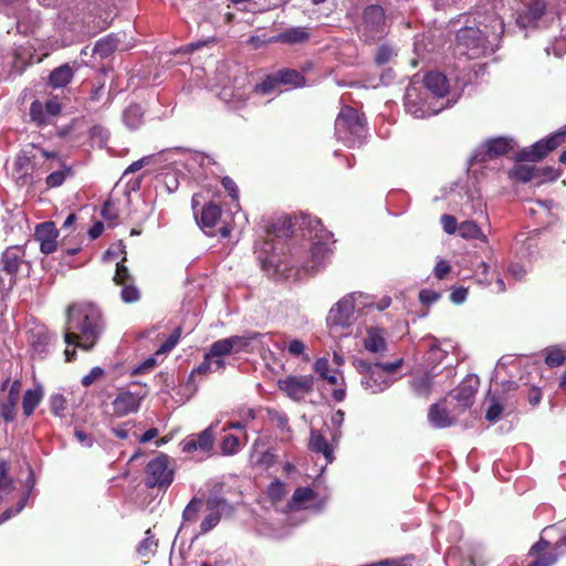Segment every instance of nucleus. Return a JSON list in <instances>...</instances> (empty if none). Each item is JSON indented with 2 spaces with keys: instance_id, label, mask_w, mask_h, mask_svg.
Segmentation results:
<instances>
[{
  "instance_id": "10",
  "label": "nucleus",
  "mask_w": 566,
  "mask_h": 566,
  "mask_svg": "<svg viewBox=\"0 0 566 566\" xmlns=\"http://www.w3.org/2000/svg\"><path fill=\"white\" fill-rule=\"evenodd\" d=\"M556 544L553 546L551 542L541 537L532 545L528 556L534 559L527 566H553L557 562Z\"/></svg>"
},
{
  "instance_id": "41",
  "label": "nucleus",
  "mask_w": 566,
  "mask_h": 566,
  "mask_svg": "<svg viewBox=\"0 0 566 566\" xmlns=\"http://www.w3.org/2000/svg\"><path fill=\"white\" fill-rule=\"evenodd\" d=\"M209 357H223L232 354L231 343L228 338L213 342L209 347Z\"/></svg>"
},
{
  "instance_id": "28",
  "label": "nucleus",
  "mask_w": 566,
  "mask_h": 566,
  "mask_svg": "<svg viewBox=\"0 0 566 566\" xmlns=\"http://www.w3.org/2000/svg\"><path fill=\"white\" fill-rule=\"evenodd\" d=\"M486 156L494 159L507 155L512 149V140L505 137H496L486 142Z\"/></svg>"
},
{
  "instance_id": "48",
  "label": "nucleus",
  "mask_w": 566,
  "mask_h": 566,
  "mask_svg": "<svg viewBox=\"0 0 566 566\" xmlns=\"http://www.w3.org/2000/svg\"><path fill=\"white\" fill-rule=\"evenodd\" d=\"M157 547V541L153 535H150V530L146 532V537L139 543L137 547V552L142 556H147L149 553L154 552Z\"/></svg>"
},
{
  "instance_id": "22",
  "label": "nucleus",
  "mask_w": 566,
  "mask_h": 566,
  "mask_svg": "<svg viewBox=\"0 0 566 566\" xmlns=\"http://www.w3.org/2000/svg\"><path fill=\"white\" fill-rule=\"evenodd\" d=\"M224 503L222 499H210L207 502V509L210 513L202 520L200 523V532L206 534L213 530L221 520V513L219 511V506Z\"/></svg>"
},
{
  "instance_id": "8",
  "label": "nucleus",
  "mask_w": 566,
  "mask_h": 566,
  "mask_svg": "<svg viewBox=\"0 0 566 566\" xmlns=\"http://www.w3.org/2000/svg\"><path fill=\"white\" fill-rule=\"evenodd\" d=\"M314 380L313 375H290L279 379L277 387L289 398L298 402L314 390Z\"/></svg>"
},
{
  "instance_id": "1",
  "label": "nucleus",
  "mask_w": 566,
  "mask_h": 566,
  "mask_svg": "<svg viewBox=\"0 0 566 566\" xmlns=\"http://www.w3.org/2000/svg\"><path fill=\"white\" fill-rule=\"evenodd\" d=\"M105 328L101 310L92 303L72 304L66 310L64 342L84 350L92 349Z\"/></svg>"
},
{
  "instance_id": "46",
  "label": "nucleus",
  "mask_w": 566,
  "mask_h": 566,
  "mask_svg": "<svg viewBox=\"0 0 566 566\" xmlns=\"http://www.w3.org/2000/svg\"><path fill=\"white\" fill-rule=\"evenodd\" d=\"M315 496H316V494L313 489H311L308 486H298L295 489V491L292 495V501L294 503L302 504V503L314 500Z\"/></svg>"
},
{
  "instance_id": "44",
  "label": "nucleus",
  "mask_w": 566,
  "mask_h": 566,
  "mask_svg": "<svg viewBox=\"0 0 566 566\" xmlns=\"http://www.w3.org/2000/svg\"><path fill=\"white\" fill-rule=\"evenodd\" d=\"M101 214L103 219L108 222L109 227L116 226L118 219V209L112 199H107L104 202Z\"/></svg>"
},
{
  "instance_id": "33",
  "label": "nucleus",
  "mask_w": 566,
  "mask_h": 566,
  "mask_svg": "<svg viewBox=\"0 0 566 566\" xmlns=\"http://www.w3.org/2000/svg\"><path fill=\"white\" fill-rule=\"evenodd\" d=\"M280 85L302 87L305 85V76L294 69H282L276 72Z\"/></svg>"
},
{
  "instance_id": "63",
  "label": "nucleus",
  "mask_w": 566,
  "mask_h": 566,
  "mask_svg": "<svg viewBox=\"0 0 566 566\" xmlns=\"http://www.w3.org/2000/svg\"><path fill=\"white\" fill-rule=\"evenodd\" d=\"M221 184L232 199L237 200L239 198V189L233 179L223 177Z\"/></svg>"
},
{
  "instance_id": "45",
  "label": "nucleus",
  "mask_w": 566,
  "mask_h": 566,
  "mask_svg": "<svg viewBox=\"0 0 566 566\" xmlns=\"http://www.w3.org/2000/svg\"><path fill=\"white\" fill-rule=\"evenodd\" d=\"M17 407L18 402L8 399L4 402L0 403V417L3 419L4 422H12L15 419Z\"/></svg>"
},
{
  "instance_id": "52",
  "label": "nucleus",
  "mask_w": 566,
  "mask_h": 566,
  "mask_svg": "<svg viewBox=\"0 0 566 566\" xmlns=\"http://www.w3.org/2000/svg\"><path fill=\"white\" fill-rule=\"evenodd\" d=\"M51 412L57 417H62L66 409V400L62 395H54L50 399Z\"/></svg>"
},
{
  "instance_id": "36",
  "label": "nucleus",
  "mask_w": 566,
  "mask_h": 566,
  "mask_svg": "<svg viewBox=\"0 0 566 566\" xmlns=\"http://www.w3.org/2000/svg\"><path fill=\"white\" fill-rule=\"evenodd\" d=\"M459 234L464 239H480L486 241L480 227L474 221H463L458 228Z\"/></svg>"
},
{
  "instance_id": "11",
  "label": "nucleus",
  "mask_w": 566,
  "mask_h": 566,
  "mask_svg": "<svg viewBox=\"0 0 566 566\" xmlns=\"http://www.w3.org/2000/svg\"><path fill=\"white\" fill-rule=\"evenodd\" d=\"M355 303L349 297L339 300L331 310L327 316V324L331 327H348L354 315Z\"/></svg>"
},
{
  "instance_id": "47",
  "label": "nucleus",
  "mask_w": 566,
  "mask_h": 566,
  "mask_svg": "<svg viewBox=\"0 0 566 566\" xmlns=\"http://www.w3.org/2000/svg\"><path fill=\"white\" fill-rule=\"evenodd\" d=\"M198 449L201 451H210L213 447L214 438L210 429H206L196 437Z\"/></svg>"
},
{
  "instance_id": "18",
  "label": "nucleus",
  "mask_w": 566,
  "mask_h": 566,
  "mask_svg": "<svg viewBox=\"0 0 566 566\" xmlns=\"http://www.w3.org/2000/svg\"><path fill=\"white\" fill-rule=\"evenodd\" d=\"M364 348L373 354L384 353L387 349L385 331L380 327H367L363 339Z\"/></svg>"
},
{
  "instance_id": "58",
  "label": "nucleus",
  "mask_w": 566,
  "mask_h": 566,
  "mask_svg": "<svg viewBox=\"0 0 566 566\" xmlns=\"http://www.w3.org/2000/svg\"><path fill=\"white\" fill-rule=\"evenodd\" d=\"M403 364V359H397L392 363H377V367L384 371V375L389 378L390 375H394Z\"/></svg>"
},
{
  "instance_id": "43",
  "label": "nucleus",
  "mask_w": 566,
  "mask_h": 566,
  "mask_svg": "<svg viewBox=\"0 0 566 566\" xmlns=\"http://www.w3.org/2000/svg\"><path fill=\"white\" fill-rule=\"evenodd\" d=\"M266 412H268L270 421L275 423V426L281 431H285V432H290L291 431V427L289 424V417L286 416V413L281 412V411H279L276 409H273V408H268Z\"/></svg>"
},
{
  "instance_id": "15",
  "label": "nucleus",
  "mask_w": 566,
  "mask_h": 566,
  "mask_svg": "<svg viewBox=\"0 0 566 566\" xmlns=\"http://www.w3.org/2000/svg\"><path fill=\"white\" fill-rule=\"evenodd\" d=\"M113 411L116 417H124L128 413L136 412L140 406V399L130 391L119 392L113 401Z\"/></svg>"
},
{
  "instance_id": "35",
  "label": "nucleus",
  "mask_w": 566,
  "mask_h": 566,
  "mask_svg": "<svg viewBox=\"0 0 566 566\" xmlns=\"http://www.w3.org/2000/svg\"><path fill=\"white\" fill-rule=\"evenodd\" d=\"M536 167L530 165H515L510 171V178L520 182H528L535 177H537Z\"/></svg>"
},
{
  "instance_id": "38",
  "label": "nucleus",
  "mask_w": 566,
  "mask_h": 566,
  "mask_svg": "<svg viewBox=\"0 0 566 566\" xmlns=\"http://www.w3.org/2000/svg\"><path fill=\"white\" fill-rule=\"evenodd\" d=\"M280 85L276 72L265 75L262 81L254 86V92L266 95L276 90Z\"/></svg>"
},
{
  "instance_id": "32",
  "label": "nucleus",
  "mask_w": 566,
  "mask_h": 566,
  "mask_svg": "<svg viewBox=\"0 0 566 566\" xmlns=\"http://www.w3.org/2000/svg\"><path fill=\"white\" fill-rule=\"evenodd\" d=\"M73 75V69L69 64H63L51 72L49 83L54 88L65 87L72 81Z\"/></svg>"
},
{
  "instance_id": "64",
  "label": "nucleus",
  "mask_w": 566,
  "mask_h": 566,
  "mask_svg": "<svg viewBox=\"0 0 566 566\" xmlns=\"http://www.w3.org/2000/svg\"><path fill=\"white\" fill-rule=\"evenodd\" d=\"M315 373H317L321 378L327 377V374L329 371V363L328 359L325 357L318 358L313 366Z\"/></svg>"
},
{
  "instance_id": "12",
  "label": "nucleus",
  "mask_w": 566,
  "mask_h": 566,
  "mask_svg": "<svg viewBox=\"0 0 566 566\" xmlns=\"http://www.w3.org/2000/svg\"><path fill=\"white\" fill-rule=\"evenodd\" d=\"M59 231L52 221H45L35 227L34 239L40 243L44 254L53 253L57 248Z\"/></svg>"
},
{
  "instance_id": "56",
  "label": "nucleus",
  "mask_w": 566,
  "mask_h": 566,
  "mask_svg": "<svg viewBox=\"0 0 566 566\" xmlns=\"http://www.w3.org/2000/svg\"><path fill=\"white\" fill-rule=\"evenodd\" d=\"M33 148L39 149L41 155L49 160L48 165L45 166L46 170H51L55 167L56 164H59V160H62L56 151H48L44 148L36 147L34 144H31Z\"/></svg>"
},
{
  "instance_id": "53",
  "label": "nucleus",
  "mask_w": 566,
  "mask_h": 566,
  "mask_svg": "<svg viewBox=\"0 0 566 566\" xmlns=\"http://www.w3.org/2000/svg\"><path fill=\"white\" fill-rule=\"evenodd\" d=\"M221 450L224 454H234L239 450V439L233 434H228L223 438Z\"/></svg>"
},
{
  "instance_id": "37",
  "label": "nucleus",
  "mask_w": 566,
  "mask_h": 566,
  "mask_svg": "<svg viewBox=\"0 0 566 566\" xmlns=\"http://www.w3.org/2000/svg\"><path fill=\"white\" fill-rule=\"evenodd\" d=\"M544 360L551 368L562 366L566 360V353L557 346L547 347Z\"/></svg>"
},
{
  "instance_id": "5",
  "label": "nucleus",
  "mask_w": 566,
  "mask_h": 566,
  "mask_svg": "<svg viewBox=\"0 0 566 566\" xmlns=\"http://www.w3.org/2000/svg\"><path fill=\"white\" fill-rule=\"evenodd\" d=\"M566 129H559L558 132L543 138L530 148H523L517 154L518 161H538L545 158L549 153L555 150L557 147L565 143Z\"/></svg>"
},
{
  "instance_id": "20",
  "label": "nucleus",
  "mask_w": 566,
  "mask_h": 566,
  "mask_svg": "<svg viewBox=\"0 0 566 566\" xmlns=\"http://www.w3.org/2000/svg\"><path fill=\"white\" fill-rule=\"evenodd\" d=\"M361 385L371 394H379L388 389L392 385V380L384 375V371L375 367V369L361 379Z\"/></svg>"
},
{
  "instance_id": "59",
  "label": "nucleus",
  "mask_w": 566,
  "mask_h": 566,
  "mask_svg": "<svg viewBox=\"0 0 566 566\" xmlns=\"http://www.w3.org/2000/svg\"><path fill=\"white\" fill-rule=\"evenodd\" d=\"M104 375V369L101 367H93L91 371L85 375L81 382L84 387H90L92 384H94L98 378H101Z\"/></svg>"
},
{
  "instance_id": "2",
  "label": "nucleus",
  "mask_w": 566,
  "mask_h": 566,
  "mask_svg": "<svg viewBox=\"0 0 566 566\" xmlns=\"http://www.w3.org/2000/svg\"><path fill=\"white\" fill-rule=\"evenodd\" d=\"M366 120L364 114H359L352 106L342 107L335 119V135L348 147L360 143L366 134Z\"/></svg>"
},
{
  "instance_id": "4",
  "label": "nucleus",
  "mask_w": 566,
  "mask_h": 566,
  "mask_svg": "<svg viewBox=\"0 0 566 566\" xmlns=\"http://www.w3.org/2000/svg\"><path fill=\"white\" fill-rule=\"evenodd\" d=\"M175 471L170 467V458L166 453H158L146 465L145 484L149 489L166 490L174 481Z\"/></svg>"
},
{
  "instance_id": "60",
  "label": "nucleus",
  "mask_w": 566,
  "mask_h": 566,
  "mask_svg": "<svg viewBox=\"0 0 566 566\" xmlns=\"http://www.w3.org/2000/svg\"><path fill=\"white\" fill-rule=\"evenodd\" d=\"M441 294L432 290H421L419 292V301L423 305H430L440 298Z\"/></svg>"
},
{
  "instance_id": "51",
  "label": "nucleus",
  "mask_w": 566,
  "mask_h": 566,
  "mask_svg": "<svg viewBox=\"0 0 566 566\" xmlns=\"http://www.w3.org/2000/svg\"><path fill=\"white\" fill-rule=\"evenodd\" d=\"M180 336H181V327L178 326L174 329V332L169 335V337L160 345L157 353L170 352L178 344Z\"/></svg>"
},
{
  "instance_id": "50",
  "label": "nucleus",
  "mask_w": 566,
  "mask_h": 566,
  "mask_svg": "<svg viewBox=\"0 0 566 566\" xmlns=\"http://www.w3.org/2000/svg\"><path fill=\"white\" fill-rule=\"evenodd\" d=\"M392 55V48L388 44H381L376 51L375 63L379 66L385 65L391 60Z\"/></svg>"
},
{
  "instance_id": "30",
  "label": "nucleus",
  "mask_w": 566,
  "mask_h": 566,
  "mask_svg": "<svg viewBox=\"0 0 566 566\" xmlns=\"http://www.w3.org/2000/svg\"><path fill=\"white\" fill-rule=\"evenodd\" d=\"M43 399V389L41 386H36L33 389L25 390L22 397V411L28 418L33 415L35 408L40 405Z\"/></svg>"
},
{
  "instance_id": "23",
  "label": "nucleus",
  "mask_w": 566,
  "mask_h": 566,
  "mask_svg": "<svg viewBox=\"0 0 566 566\" xmlns=\"http://www.w3.org/2000/svg\"><path fill=\"white\" fill-rule=\"evenodd\" d=\"M308 448L315 453H322L327 462H333L334 450L326 438L318 430H311Z\"/></svg>"
},
{
  "instance_id": "19",
  "label": "nucleus",
  "mask_w": 566,
  "mask_h": 566,
  "mask_svg": "<svg viewBox=\"0 0 566 566\" xmlns=\"http://www.w3.org/2000/svg\"><path fill=\"white\" fill-rule=\"evenodd\" d=\"M472 379L461 382L455 389L454 399L459 402L458 412H463L473 405L474 397L478 392V379L474 385L471 384Z\"/></svg>"
},
{
  "instance_id": "6",
  "label": "nucleus",
  "mask_w": 566,
  "mask_h": 566,
  "mask_svg": "<svg viewBox=\"0 0 566 566\" xmlns=\"http://www.w3.org/2000/svg\"><path fill=\"white\" fill-rule=\"evenodd\" d=\"M1 271L10 276V285L17 282L18 273L23 265L29 266L25 245L15 244L6 248L0 258Z\"/></svg>"
},
{
  "instance_id": "62",
  "label": "nucleus",
  "mask_w": 566,
  "mask_h": 566,
  "mask_svg": "<svg viewBox=\"0 0 566 566\" xmlns=\"http://www.w3.org/2000/svg\"><path fill=\"white\" fill-rule=\"evenodd\" d=\"M115 48L116 45L111 40H99L95 45V52L101 55H108Z\"/></svg>"
},
{
  "instance_id": "21",
  "label": "nucleus",
  "mask_w": 566,
  "mask_h": 566,
  "mask_svg": "<svg viewBox=\"0 0 566 566\" xmlns=\"http://www.w3.org/2000/svg\"><path fill=\"white\" fill-rule=\"evenodd\" d=\"M433 375L422 371L412 376L409 381L410 388L415 395L422 398H429L433 387Z\"/></svg>"
},
{
  "instance_id": "25",
  "label": "nucleus",
  "mask_w": 566,
  "mask_h": 566,
  "mask_svg": "<svg viewBox=\"0 0 566 566\" xmlns=\"http://www.w3.org/2000/svg\"><path fill=\"white\" fill-rule=\"evenodd\" d=\"M310 39V32L305 27H292L274 36L275 42L283 44H300Z\"/></svg>"
},
{
  "instance_id": "31",
  "label": "nucleus",
  "mask_w": 566,
  "mask_h": 566,
  "mask_svg": "<svg viewBox=\"0 0 566 566\" xmlns=\"http://www.w3.org/2000/svg\"><path fill=\"white\" fill-rule=\"evenodd\" d=\"M546 11L544 0H531L524 13L520 14L518 20L524 24H532L538 21Z\"/></svg>"
},
{
  "instance_id": "3",
  "label": "nucleus",
  "mask_w": 566,
  "mask_h": 566,
  "mask_svg": "<svg viewBox=\"0 0 566 566\" xmlns=\"http://www.w3.org/2000/svg\"><path fill=\"white\" fill-rule=\"evenodd\" d=\"M359 39L366 44H375L387 35L388 24L385 9L369 4L363 9L361 21L357 25Z\"/></svg>"
},
{
  "instance_id": "40",
  "label": "nucleus",
  "mask_w": 566,
  "mask_h": 566,
  "mask_svg": "<svg viewBox=\"0 0 566 566\" xmlns=\"http://www.w3.org/2000/svg\"><path fill=\"white\" fill-rule=\"evenodd\" d=\"M118 286H122L120 298L124 303L129 304L140 300L142 293L135 284V281H129L126 284H119Z\"/></svg>"
},
{
  "instance_id": "27",
  "label": "nucleus",
  "mask_w": 566,
  "mask_h": 566,
  "mask_svg": "<svg viewBox=\"0 0 566 566\" xmlns=\"http://www.w3.org/2000/svg\"><path fill=\"white\" fill-rule=\"evenodd\" d=\"M298 220L296 217L284 216L276 219L270 228V232H272L275 237L287 238L294 234L295 227L297 226Z\"/></svg>"
},
{
  "instance_id": "49",
  "label": "nucleus",
  "mask_w": 566,
  "mask_h": 566,
  "mask_svg": "<svg viewBox=\"0 0 566 566\" xmlns=\"http://www.w3.org/2000/svg\"><path fill=\"white\" fill-rule=\"evenodd\" d=\"M502 413H503L502 403L497 399L492 398L491 403L488 407L486 412H485V419L490 422H496V421H499Z\"/></svg>"
},
{
  "instance_id": "54",
  "label": "nucleus",
  "mask_w": 566,
  "mask_h": 566,
  "mask_svg": "<svg viewBox=\"0 0 566 566\" xmlns=\"http://www.w3.org/2000/svg\"><path fill=\"white\" fill-rule=\"evenodd\" d=\"M31 165V157L25 153H19L13 163V172H21L23 170H29Z\"/></svg>"
},
{
  "instance_id": "55",
  "label": "nucleus",
  "mask_w": 566,
  "mask_h": 566,
  "mask_svg": "<svg viewBox=\"0 0 566 566\" xmlns=\"http://www.w3.org/2000/svg\"><path fill=\"white\" fill-rule=\"evenodd\" d=\"M354 368L365 378L368 374H370L375 367H377V363L371 364L365 359L356 358L353 361Z\"/></svg>"
},
{
  "instance_id": "9",
  "label": "nucleus",
  "mask_w": 566,
  "mask_h": 566,
  "mask_svg": "<svg viewBox=\"0 0 566 566\" xmlns=\"http://www.w3.org/2000/svg\"><path fill=\"white\" fill-rule=\"evenodd\" d=\"M200 198V193H195L191 199V206L193 209L195 218L197 220L198 226L202 230H212L221 218V207L212 201H209L205 203L199 210L198 207L201 203Z\"/></svg>"
},
{
  "instance_id": "16",
  "label": "nucleus",
  "mask_w": 566,
  "mask_h": 566,
  "mask_svg": "<svg viewBox=\"0 0 566 566\" xmlns=\"http://www.w3.org/2000/svg\"><path fill=\"white\" fill-rule=\"evenodd\" d=\"M310 259L301 264L303 270L307 273L317 272L328 255V248L323 242H315L310 248Z\"/></svg>"
},
{
  "instance_id": "61",
  "label": "nucleus",
  "mask_w": 566,
  "mask_h": 566,
  "mask_svg": "<svg viewBox=\"0 0 566 566\" xmlns=\"http://www.w3.org/2000/svg\"><path fill=\"white\" fill-rule=\"evenodd\" d=\"M434 276L438 280H443L450 272H451V265L446 260H440L437 262L434 266Z\"/></svg>"
},
{
  "instance_id": "7",
  "label": "nucleus",
  "mask_w": 566,
  "mask_h": 566,
  "mask_svg": "<svg viewBox=\"0 0 566 566\" xmlns=\"http://www.w3.org/2000/svg\"><path fill=\"white\" fill-rule=\"evenodd\" d=\"M62 104L57 97H52L46 102L35 99L30 105V122L38 127H44L53 124L54 119L61 114Z\"/></svg>"
},
{
  "instance_id": "34",
  "label": "nucleus",
  "mask_w": 566,
  "mask_h": 566,
  "mask_svg": "<svg viewBox=\"0 0 566 566\" xmlns=\"http://www.w3.org/2000/svg\"><path fill=\"white\" fill-rule=\"evenodd\" d=\"M124 123L130 129L138 128L144 120V111L138 104H130L123 114Z\"/></svg>"
},
{
  "instance_id": "17",
  "label": "nucleus",
  "mask_w": 566,
  "mask_h": 566,
  "mask_svg": "<svg viewBox=\"0 0 566 566\" xmlns=\"http://www.w3.org/2000/svg\"><path fill=\"white\" fill-rule=\"evenodd\" d=\"M426 88L437 97H444L449 94L450 85L447 76L437 71L428 72L423 76Z\"/></svg>"
},
{
  "instance_id": "26",
  "label": "nucleus",
  "mask_w": 566,
  "mask_h": 566,
  "mask_svg": "<svg viewBox=\"0 0 566 566\" xmlns=\"http://www.w3.org/2000/svg\"><path fill=\"white\" fill-rule=\"evenodd\" d=\"M118 250L122 253V259L116 263L115 274L113 276V282L116 285L126 284L129 281H135V277L128 270V268L124 264L127 261V252L124 242L118 241Z\"/></svg>"
},
{
  "instance_id": "42",
  "label": "nucleus",
  "mask_w": 566,
  "mask_h": 566,
  "mask_svg": "<svg viewBox=\"0 0 566 566\" xmlns=\"http://www.w3.org/2000/svg\"><path fill=\"white\" fill-rule=\"evenodd\" d=\"M202 500L199 497H192L190 502L186 505L182 512V518L185 522H196L198 518V513L202 507Z\"/></svg>"
},
{
  "instance_id": "39",
  "label": "nucleus",
  "mask_w": 566,
  "mask_h": 566,
  "mask_svg": "<svg viewBox=\"0 0 566 566\" xmlns=\"http://www.w3.org/2000/svg\"><path fill=\"white\" fill-rule=\"evenodd\" d=\"M259 335L260 334L256 332H251L244 336L234 335V336L228 337L229 343H231L232 353H240V352L247 349L250 346L251 342L253 339H256L259 337Z\"/></svg>"
},
{
  "instance_id": "14",
  "label": "nucleus",
  "mask_w": 566,
  "mask_h": 566,
  "mask_svg": "<svg viewBox=\"0 0 566 566\" xmlns=\"http://www.w3.org/2000/svg\"><path fill=\"white\" fill-rule=\"evenodd\" d=\"M444 403L446 399L432 403L428 410V421L433 428L442 429L455 423V418L450 415Z\"/></svg>"
},
{
  "instance_id": "24",
  "label": "nucleus",
  "mask_w": 566,
  "mask_h": 566,
  "mask_svg": "<svg viewBox=\"0 0 566 566\" xmlns=\"http://www.w3.org/2000/svg\"><path fill=\"white\" fill-rule=\"evenodd\" d=\"M455 39L459 45H463L468 49H476L482 45L485 35L479 29L463 28L457 32Z\"/></svg>"
},
{
  "instance_id": "57",
  "label": "nucleus",
  "mask_w": 566,
  "mask_h": 566,
  "mask_svg": "<svg viewBox=\"0 0 566 566\" xmlns=\"http://www.w3.org/2000/svg\"><path fill=\"white\" fill-rule=\"evenodd\" d=\"M440 221H441L443 230L448 234L455 233V231L459 228L455 217H453L451 214H442Z\"/></svg>"
},
{
  "instance_id": "29",
  "label": "nucleus",
  "mask_w": 566,
  "mask_h": 566,
  "mask_svg": "<svg viewBox=\"0 0 566 566\" xmlns=\"http://www.w3.org/2000/svg\"><path fill=\"white\" fill-rule=\"evenodd\" d=\"M55 166L57 169L52 171L45 178V185L48 188H57L64 184L67 177H72L74 175L73 168L63 160H59V164Z\"/></svg>"
},
{
  "instance_id": "13",
  "label": "nucleus",
  "mask_w": 566,
  "mask_h": 566,
  "mask_svg": "<svg viewBox=\"0 0 566 566\" xmlns=\"http://www.w3.org/2000/svg\"><path fill=\"white\" fill-rule=\"evenodd\" d=\"M406 109L417 118L430 116L436 111H432L427 102L420 97L417 88L408 87L405 96Z\"/></svg>"
}]
</instances>
